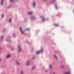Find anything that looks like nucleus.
<instances>
[{
  "instance_id": "obj_1",
  "label": "nucleus",
  "mask_w": 74,
  "mask_h": 74,
  "mask_svg": "<svg viewBox=\"0 0 74 74\" xmlns=\"http://www.w3.org/2000/svg\"><path fill=\"white\" fill-rule=\"evenodd\" d=\"M42 52V51H38L36 52L37 54H39V53H41Z\"/></svg>"
},
{
  "instance_id": "obj_2",
  "label": "nucleus",
  "mask_w": 74,
  "mask_h": 74,
  "mask_svg": "<svg viewBox=\"0 0 74 74\" xmlns=\"http://www.w3.org/2000/svg\"><path fill=\"white\" fill-rule=\"evenodd\" d=\"M20 29L21 33H22V34H23V33H24V32H23L22 30V27H21L20 28Z\"/></svg>"
},
{
  "instance_id": "obj_3",
  "label": "nucleus",
  "mask_w": 74,
  "mask_h": 74,
  "mask_svg": "<svg viewBox=\"0 0 74 74\" xmlns=\"http://www.w3.org/2000/svg\"><path fill=\"white\" fill-rule=\"evenodd\" d=\"M10 57H11V55L10 54L8 55L7 56V58H10Z\"/></svg>"
},
{
  "instance_id": "obj_4",
  "label": "nucleus",
  "mask_w": 74,
  "mask_h": 74,
  "mask_svg": "<svg viewBox=\"0 0 74 74\" xmlns=\"http://www.w3.org/2000/svg\"><path fill=\"white\" fill-rule=\"evenodd\" d=\"M30 64V61H27V65H29Z\"/></svg>"
},
{
  "instance_id": "obj_5",
  "label": "nucleus",
  "mask_w": 74,
  "mask_h": 74,
  "mask_svg": "<svg viewBox=\"0 0 74 74\" xmlns=\"http://www.w3.org/2000/svg\"><path fill=\"white\" fill-rule=\"evenodd\" d=\"M18 48L19 49L18 52H21V48L20 47H18Z\"/></svg>"
},
{
  "instance_id": "obj_6",
  "label": "nucleus",
  "mask_w": 74,
  "mask_h": 74,
  "mask_svg": "<svg viewBox=\"0 0 74 74\" xmlns=\"http://www.w3.org/2000/svg\"><path fill=\"white\" fill-rule=\"evenodd\" d=\"M64 74H70V72H67L65 73Z\"/></svg>"
},
{
  "instance_id": "obj_7",
  "label": "nucleus",
  "mask_w": 74,
  "mask_h": 74,
  "mask_svg": "<svg viewBox=\"0 0 74 74\" xmlns=\"http://www.w3.org/2000/svg\"><path fill=\"white\" fill-rule=\"evenodd\" d=\"M54 57H55V58L56 59H58V58H57V57L56 56V55H54Z\"/></svg>"
},
{
  "instance_id": "obj_8",
  "label": "nucleus",
  "mask_w": 74,
  "mask_h": 74,
  "mask_svg": "<svg viewBox=\"0 0 74 74\" xmlns=\"http://www.w3.org/2000/svg\"><path fill=\"white\" fill-rule=\"evenodd\" d=\"M3 0H1V4H3Z\"/></svg>"
},
{
  "instance_id": "obj_9",
  "label": "nucleus",
  "mask_w": 74,
  "mask_h": 74,
  "mask_svg": "<svg viewBox=\"0 0 74 74\" xmlns=\"http://www.w3.org/2000/svg\"><path fill=\"white\" fill-rule=\"evenodd\" d=\"M64 66L63 65H62V66H61V68H62V69H63V68H64Z\"/></svg>"
},
{
  "instance_id": "obj_10",
  "label": "nucleus",
  "mask_w": 74,
  "mask_h": 74,
  "mask_svg": "<svg viewBox=\"0 0 74 74\" xmlns=\"http://www.w3.org/2000/svg\"><path fill=\"white\" fill-rule=\"evenodd\" d=\"M16 64H17V65H18V64H19V62H18L17 61H16Z\"/></svg>"
},
{
  "instance_id": "obj_11",
  "label": "nucleus",
  "mask_w": 74,
  "mask_h": 74,
  "mask_svg": "<svg viewBox=\"0 0 74 74\" xmlns=\"http://www.w3.org/2000/svg\"><path fill=\"white\" fill-rule=\"evenodd\" d=\"M35 69V66H34V67H33L32 68V70H34V69Z\"/></svg>"
},
{
  "instance_id": "obj_12",
  "label": "nucleus",
  "mask_w": 74,
  "mask_h": 74,
  "mask_svg": "<svg viewBox=\"0 0 74 74\" xmlns=\"http://www.w3.org/2000/svg\"><path fill=\"white\" fill-rule=\"evenodd\" d=\"M32 12H29V14L30 15H31V14H32Z\"/></svg>"
},
{
  "instance_id": "obj_13",
  "label": "nucleus",
  "mask_w": 74,
  "mask_h": 74,
  "mask_svg": "<svg viewBox=\"0 0 74 74\" xmlns=\"http://www.w3.org/2000/svg\"><path fill=\"white\" fill-rule=\"evenodd\" d=\"M10 2H13V1H14V0H10Z\"/></svg>"
},
{
  "instance_id": "obj_14",
  "label": "nucleus",
  "mask_w": 74,
  "mask_h": 74,
  "mask_svg": "<svg viewBox=\"0 0 74 74\" xmlns=\"http://www.w3.org/2000/svg\"><path fill=\"white\" fill-rule=\"evenodd\" d=\"M20 73L21 74H23V72L22 71H21Z\"/></svg>"
},
{
  "instance_id": "obj_15",
  "label": "nucleus",
  "mask_w": 74,
  "mask_h": 74,
  "mask_svg": "<svg viewBox=\"0 0 74 74\" xmlns=\"http://www.w3.org/2000/svg\"><path fill=\"white\" fill-rule=\"evenodd\" d=\"M1 40H3V36H2L1 37Z\"/></svg>"
},
{
  "instance_id": "obj_16",
  "label": "nucleus",
  "mask_w": 74,
  "mask_h": 74,
  "mask_svg": "<svg viewBox=\"0 0 74 74\" xmlns=\"http://www.w3.org/2000/svg\"><path fill=\"white\" fill-rule=\"evenodd\" d=\"M35 4H36L35 2H34V3H33L34 7V5H35Z\"/></svg>"
},
{
  "instance_id": "obj_17",
  "label": "nucleus",
  "mask_w": 74,
  "mask_h": 74,
  "mask_svg": "<svg viewBox=\"0 0 74 74\" xmlns=\"http://www.w3.org/2000/svg\"><path fill=\"white\" fill-rule=\"evenodd\" d=\"M12 21V19H10V23H11V21Z\"/></svg>"
},
{
  "instance_id": "obj_18",
  "label": "nucleus",
  "mask_w": 74,
  "mask_h": 74,
  "mask_svg": "<svg viewBox=\"0 0 74 74\" xmlns=\"http://www.w3.org/2000/svg\"><path fill=\"white\" fill-rule=\"evenodd\" d=\"M55 25L56 26H59V25H58V24H55Z\"/></svg>"
},
{
  "instance_id": "obj_19",
  "label": "nucleus",
  "mask_w": 74,
  "mask_h": 74,
  "mask_svg": "<svg viewBox=\"0 0 74 74\" xmlns=\"http://www.w3.org/2000/svg\"><path fill=\"white\" fill-rule=\"evenodd\" d=\"M42 19H43V21H45V19H44V18H43Z\"/></svg>"
},
{
  "instance_id": "obj_20",
  "label": "nucleus",
  "mask_w": 74,
  "mask_h": 74,
  "mask_svg": "<svg viewBox=\"0 0 74 74\" xmlns=\"http://www.w3.org/2000/svg\"><path fill=\"white\" fill-rule=\"evenodd\" d=\"M30 30L29 29H26V30L27 31L28 30Z\"/></svg>"
},
{
  "instance_id": "obj_21",
  "label": "nucleus",
  "mask_w": 74,
  "mask_h": 74,
  "mask_svg": "<svg viewBox=\"0 0 74 74\" xmlns=\"http://www.w3.org/2000/svg\"><path fill=\"white\" fill-rule=\"evenodd\" d=\"M49 66H50V67L51 68L52 67V65H50Z\"/></svg>"
},
{
  "instance_id": "obj_22",
  "label": "nucleus",
  "mask_w": 74,
  "mask_h": 74,
  "mask_svg": "<svg viewBox=\"0 0 74 74\" xmlns=\"http://www.w3.org/2000/svg\"><path fill=\"white\" fill-rule=\"evenodd\" d=\"M3 17H4V14H3L2 15V18H3Z\"/></svg>"
},
{
  "instance_id": "obj_23",
  "label": "nucleus",
  "mask_w": 74,
  "mask_h": 74,
  "mask_svg": "<svg viewBox=\"0 0 74 74\" xmlns=\"http://www.w3.org/2000/svg\"><path fill=\"white\" fill-rule=\"evenodd\" d=\"M45 72H46V73H47V72H48V71L47 70H46L45 71Z\"/></svg>"
},
{
  "instance_id": "obj_24",
  "label": "nucleus",
  "mask_w": 74,
  "mask_h": 74,
  "mask_svg": "<svg viewBox=\"0 0 74 74\" xmlns=\"http://www.w3.org/2000/svg\"><path fill=\"white\" fill-rule=\"evenodd\" d=\"M56 0H53V2H54Z\"/></svg>"
},
{
  "instance_id": "obj_25",
  "label": "nucleus",
  "mask_w": 74,
  "mask_h": 74,
  "mask_svg": "<svg viewBox=\"0 0 74 74\" xmlns=\"http://www.w3.org/2000/svg\"><path fill=\"white\" fill-rule=\"evenodd\" d=\"M52 74H56V73H52Z\"/></svg>"
},
{
  "instance_id": "obj_26",
  "label": "nucleus",
  "mask_w": 74,
  "mask_h": 74,
  "mask_svg": "<svg viewBox=\"0 0 74 74\" xmlns=\"http://www.w3.org/2000/svg\"><path fill=\"white\" fill-rule=\"evenodd\" d=\"M56 8H58V7H57V6L56 7Z\"/></svg>"
},
{
  "instance_id": "obj_27",
  "label": "nucleus",
  "mask_w": 74,
  "mask_h": 74,
  "mask_svg": "<svg viewBox=\"0 0 74 74\" xmlns=\"http://www.w3.org/2000/svg\"><path fill=\"white\" fill-rule=\"evenodd\" d=\"M10 8V6H9V7H8V8Z\"/></svg>"
},
{
  "instance_id": "obj_28",
  "label": "nucleus",
  "mask_w": 74,
  "mask_h": 74,
  "mask_svg": "<svg viewBox=\"0 0 74 74\" xmlns=\"http://www.w3.org/2000/svg\"><path fill=\"white\" fill-rule=\"evenodd\" d=\"M43 1H47V0H43Z\"/></svg>"
},
{
  "instance_id": "obj_29",
  "label": "nucleus",
  "mask_w": 74,
  "mask_h": 74,
  "mask_svg": "<svg viewBox=\"0 0 74 74\" xmlns=\"http://www.w3.org/2000/svg\"><path fill=\"white\" fill-rule=\"evenodd\" d=\"M1 60V58H0V60Z\"/></svg>"
},
{
  "instance_id": "obj_30",
  "label": "nucleus",
  "mask_w": 74,
  "mask_h": 74,
  "mask_svg": "<svg viewBox=\"0 0 74 74\" xmlns=\"http://www.w3.org/2000/svg\"><path fill=\"white\" fill-rule=\"evenodd\" d=\"M33 59H34V58H33Z\"/></svg>"
},
{
  "instance_id": "obj_31",
  "label": "nucleus",
  "mask_w": 74,
  "mask_h": 74,
  "mask_svg": "<svg viewBox=\"0 0 74 74\" xmlns=\"http://www.w3.org/2000/svg\"><path fill=\"white\" fill-rule=\"evenodd\" d=\"M17 0H16V1H17Z\"/></svg>"
}]
</instances>
